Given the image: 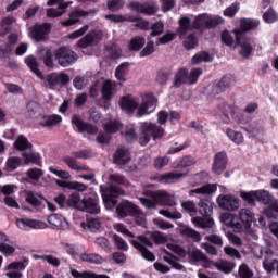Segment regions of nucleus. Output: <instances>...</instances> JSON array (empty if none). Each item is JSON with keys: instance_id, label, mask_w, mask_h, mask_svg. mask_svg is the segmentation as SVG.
<instances>
[{"instance_id": "f257e3e1", "label": "nucleus", "mask_w": 278, "mask_h": 278, "mask_svg": "<svg viewBox=\"0 0 278 278\" xmlns=\"http://www.w3.org/2000/svg\"><path fill=\"white\" fill-rule=\"evenodd\" d=\"M157 100L151 94H144L141 99L135 98L134 96H124L121 98L119 108L126 112V114H134L137 110V116L149 115L151 108H155Z\"/></svg>"}, {"instance_id": "f03ea898", "label": "nucleus", "mask_w": 278, "mask_h": 278, "mask_svg": "<svg viewBox=\"0 0 278 278\" xmlns=\"http://www.w3.org/2000/svg\"><path fill=\"white\" fill-rule=\"evenodd\" d=\"M160 140L164 136V128L157 124L141 122L139 124V143L141 147H147L151 140Z\"/></svg>"}, {"instance_id": "7ed1b4c3", "label": "nucleus", "mask_w": 278, "mask_h": 278, "mask_svg": "<svg viewBox=\"0 0 278 278\" xmlns=\"http://www.w3.org/2000/svg\"><path fill=\"white\" fill-rule=\"evenodd\" d=\"M190 23V17L179 20L178 36L180 38H186L188 31H192V29H207V14L198 15L192 25Z\"/></svg>"}, {"instance_id": "20e7f679", "label": "nucleus", "mask_w": 278, "mask_h": 278, "mask_svg": "<svg viewBox=\"0 0 278 278\" xmlns=\"http://www.w3.org/2000/svg\"><path fill=\"white\" fill-rule=\"evenodd\" d=\"M118 197H125V191L115 185H110L102 192V200L106 210H114L118 203Z\"/></svg>"}, {"instance_id": "39448f33", "label": "nucleus", "mask_w": 278, "mask_h": 278, "mask_svg": "<svg viewBox=\"0 0 278 278\" xmlns=\"http://www.w3.org/2000/svg\"><path fill=\"white\" fill-rule=\"evenodd\" d=\"M130 243L141 253L143 260L155 262V255L147 249L148 247L153 248V241L150 238L147 236H138L137 240H132Z\"/></svg>"}, {"instance_id": "423d86ee", "label": "nucleus", "mask_w": 278, "mask_h": 278, "mask_svg": "<svg viewBox=\"0 0 278 278\" xmlns=\"http://www.w3.org/2000/svg\"><path fill=\"white\" fill-rule=\"evenodd\" d=\"M146 195L153 199V201H155L159 205H166L167 207H175V205H177L175 194L168 193L164 190L147 191Z\"/></svg>"}, {"instance_id": "0eeeda50", "label": "nucleus", "mask_w": 278, "mask_h": 278, "mask_svg": "<svg viewBox=\"0 0 278 278\" xmlns=\"http://www.w3.org/2000/svg\"><path fill=\"white\" fill-rule=\"evenodd\" d=\"M54 55L55 60L59 62L60 66H63V68H66L77 62V53L66 47L56 49Z\"/></svg>"}, {"instance_id": "6e6552de", "label": "nucleus", "mask_w": 278, "mask_h": 278, "mask_svg": "<svg viewBox=\"0 0 278 278\" xmlns=\"http://www.w3.org/2000/svg\"><path fill=\"white\" fill-rule=\"evenodd\" d=\"M51 33V24L49 23H37L34 27L28 29V36L36 40V42H42L47 40L49 34Z\"/></svg>"}, {"instance_id": "1a4fd4ad", "label": "nucleus", "mask_w": 278, "mask_h": 278, "mask_svg": "<svg viewBox=\"0 0 278 278\" xmlns=\"http://www.w3.org/2000/svg\"><path fill=\"white\" fill-rule=\"evenodd\" d=\"M217 204L220 210L236 212L240 208V200L233 194H220L217 197Z\"/></svg>"}, {"instance_id": "9d476101", "label": "nucleus", "mask_w": 278, "mask_h": 278, "mask_svg": "<svg viewBox=\"0 0 278 278\" xmlns=\"http://www.w3.org/2000/svg\"><path fill=\"white\" fill-rule=\"evenodd\" d=\"M29 266V258H24L20 262L10 263L4 271L8 278H23V270Z\"/></svg>"}, {"instance_id": "9b49d317", "label": "nucleus", "mask_w": 278, "mask_h": 278, "mask_svg": "<svg viewBox=\"0 0 278 278\" xmlns=\"http://www.w3.org/2000/svg\"><path fill=\"white\" fill-rule=\"evenodd\" d=\"M99 13V9H91L89 11L85 10H76L70 14V18L62 21V27H73V25H77L79 23V18H84L86 16H92Z\"/></svg>"}, {"instance_id": "f8f14e48", "label": "nucleus", "mask_w": 278, "mask_h": 278, "mask_svg": "<svg viewBox=\"0 0 278 278\" xmlns=\"http://www.w3.org/2000/svg\"><path fill=\"white\" fill-rule=\"evenodd\" d=\"M47 86L50 90H55L58 86L62 88V86H66V84L71 83V77L65 73H51L46 78Z\"/></svg>"}, {"instance_id": "ddd939ff", "label": "nucleus", "mask_w": 278, "mask_h": 278, "mask_svg": "<svg viewBox=\"0 0 278 278\" xmlns=\"http://www.w3.org/2000/svg\"><path fill=\"white\" fill-rule=\"evenodd\" d=\"M101 40H103V33L101 30H93L81 38L77 45L80 49H87V47L99 45Z\"/></svg>"}, {"instance_id": "4468645a", "label": "nucleus", "mask_w": 278, "mask_h": 278, "mask_svg": "<svg viewBox=\"0 0 278 278\" xmlns=\"http://www.w3.org/2000/svg\"><path fill=\"white\" fill-rule=\"evenodd\" d=\"M127 8L130 10H135L138 14H147L148 16H153L157 12V5H155V1L152 0L151 3H140V2H130L127 4Z\"/></svg>"}, {"instance_id": "2eb2a0df", "label": "nucleus", "mask_w": 278, "mask_h": 278, "mask_svg": "<svg viewBox=\"0 0 278 278\" xmlns=\"http://www.w3.org/2000/svg\"><path fill=\"white\" fill-rule=\"evenodd\" d=\"M140 207L130 201H123L116 206V214L119 218H126V216H132V214H139Z\"/></svg>"}, {"instance_id": "dca6fc26", "label": "nucleus", "mask_w": 278, "mask_h": 278, "mask_svg": "<svg viewBox=\"0 0 278 278\" xmlns=\"http://www.w3.org/2000/svg\"><path fill=\"white\" fill-rule=\"evenodd\" d=\"M72 123L80 134H90L91 136H94V134H98L99 131L97 126H92L91 124L84 122L79 115H74L72 117Z\"/></svg>"}, {"instance_id": "f3484780", "label": "nucleus", "mask_w": 278, "mask_h": 278, "mask_svg": "<svg viewBox=\"0 0 278 278\" xmlns=\"http://www.w3.org/2000/svg\"><path fill=\"white\" fill-rule=\"evenodd\" d=\"M257 27H260V22L255 20H242L241 28L232 30V34L235 35L236 38V42H240L242 34H244V31H251L252 29H257Z\"/></svg>"}, {"instance_id": "a211bd4d", "label": "nucleus", "mask_w": 278, "mask_h": 278, "mask_svg": "<svg viewBox=\"0 0 278 278\" xmlns=\"http://www.w3.org/2000/svg\"><path fill=\"white\" fill-rule=\"evenodd\" d=\"M188 177V170L179 172V170H172L169 173L163 174L159 178L160 184H176L179 179H184Z\"/></svg>"}, {"instance_id": "6ab92c4d", "label": "nucleus", "mask_w": 278, "mask_h": 278, "mask_svg": "<svg viewBox=\"0 0 278 278\" xmlns=\"http://www.w3.org/2000/svg\"><path fill=\"white\" fill-rule=\"evenodd\" d=\"M84 208L80 212H87L88 214H99L101 207H99V197L93 195L83 200Z\"/></svg>"}, {"instance_id": "aec40b11", "label": "nucleus", "mask_w": 278, "mask_h": 278, "mask_svg": "<svg viewBox=\"0 0 278 278\" xmlns=\"http://www.w3.org/2000/svg\"><path fill=\"white\" fill-rule=\"evenodd\" d=\"M16 226L18 229H27L29 227L30 229H46L47 224L45 222L36 220V219H29V218H21L16 220Z\"/></svg>"}, {"instance_id": "412c9836", "label": "nucleus", "mask_w": 278, "mask_h": 278, "mask_svg": "<svg viewBox=\"0 0 278 278\" xmlns=\"http://www.w3.org/2000/svg\"><path fill=\"white\" fill-rule=\"evenodd\" d=\"M225 168H227V153L225 152H219L216 153L214 156V162H213V172L216 175H220L224 173Z\"/></svg>"}, {"instance_id": "4be33fe9", "label": "nucleus", "mask_w": 278, "mask_h": 278, "mask_svg": "<svg viewBox=\"0 0 278 278\" xmlns=\"http://www.w3.org/2000/svg\"><path fill=\"white\" fill-rule=\"evenodd\" d=\"M131 162V152L125 148H119L114 154V163L117 166H126V164Z\"/></svg>"}, {"instance_id": "5701e85b", "label": "nucleus", "mask_w": 278, "mask_h": 278, "mask_svg": "<svg viewBox=\"0 0 278 278\" xmlns=\"http://www.w3.org/2000/svg\"><path fill=\"white\" fill-rule=\"evenodd\" d=\"M23 195L25 197V201L28 202L29 205H33V207H40L42 201H45V197L31 190L23 191Z\"/></svg>"}, {"instance_id": "b1692460", "label": "nucleus", "mask_w": 278, "mask_h": 278, "mask_svg": "<svg viewBox=\"0 0 278 278\" xmlns=\"http://www.w3.org/2000/svg\"><path fill=\"white\" fill-rule=\"evenodd\" d=\"M48 223L51 225L54 229H68V222L64 216L60 214H52L48 216Z\"/></svg>"}, {"instance_id": "393cba45", "label": "nucleus", "mask_w": 278, "mask_h": 278, "mask_svg": "<svg viewBox=\"0 0 278 278\" xmlns=\"http://www.w3.org/2000/svg\"><path fill=\"white\" fill-rule=\"evenodd\" d=\"M116 86H118V84L112 81V80H104L102 84V99L104 101H110L112 99V97H114L115 92H116Z\"/></svg>"}, {"instance_id": "a878e982", "label": "nucleus", "mask_w": 278, "mask_h": 278, "mask_svg": "<svg viewBox=\"0 0 278 278\" xmlns=\"http://www.w3.org/2000/svg\"><path fill=\"white\" fill-rule=\"evenodd\" d=\"M187 255H188L190 262H192L193 264H197V262H204V264H207V262H210L207 260V256H205V254H203V252H201V250H199L194 247H190L188 249Z\"/></svg>"}, {"instance_id": "bb28decb", "label": "nucleus", "mask_w": 278, "mask_h": 278, "mask_svg": "<svg viewBox=\"0 0 278 278\" xmlns=\"http://www.w3.org/2000/svg\"><path fill=\"white\" fill-rule=\"evenodd\" d=\"M73 5V2H63L60 3L59 7L47 9V16L48 18H60V16H64L66 8Z\"/></svg>"}, {"instance_id": "cd10ccee", "label": "nucleus", "mask_w": 278, "mask_h": 278, "mask_svg": "<svg viewBox=\"0 0 278 278\" xmlns=\"http://www.w3.org/2000/svg\"><path fill=\"white\" fill-rule=\"evenodd\" d=\"M37 53L40 60L43 62L45 66L48 68H53V54L51 49L41 47L38 48Z\"/></svg>"}, {"instance_id": "c85d7f7f", "label": "nucleus", "mask_w": 278, "mask_h": 278, "mask_svg": "<svg viewBox=\"0 0 278 278\" xmlns=\"http://www.w3.org/2000/svg\"><path fill=\"white\" fill-rule=\"evenodd\" d=\"M71 170H76V173H81L84 170H89L90 168L81 163L79 161L71 157V156H65L61 160Z\"/></svg>"}, {"instance_id": "c756f323", "label": "nucleus", "mask_w": 278, "mask_h": 278, "mask_svg": "<svg viewBox=\"0 0 278 278\" xmlns=\"http://www.w3.org/2000/svg\"><path fill=\"white\" fill-rule=\"evenodd\" d=\"M191 222L200 229H212V227H214V218L207 215L202 217H192Z\"/></svg>"}, {"instance_id": "7c9ffc66", "label": "nucleus", "mask_w": 278, "mask_h": 278, "mask_svg": "<svg viewBox=\"0 0 278 278\" xmlns=\"http://www.w3.org/2000/svg\"><path fill=\"white\" fill-rule=\"evenodd\" d=\"M179 118H181V116L175 111H170L169 113L166 111H161L157 114L159 125H166V121H179Z\"/></svg>"}, {"instance_id": "2f4dec72", "label": "nucleus", "mask_w": 278, "mask_h": 278, "mask_svg": "<svg viewBox=\"0 0 278 278\" xmlns=\"http://www.w3.org/2000/svg\"><path fill=\"white\" fill-rule=\"evenodd\" d=\"M16 23L13 16L3 17L0 22V36H7L12 31V26Z\"/></svg>"}, {"instance_id": "473e14b6", "label": "nucleus", "mask_w": 278, "mask_h": 278, "mask_svg": "<svg viewBox=\"0 0 278 278\" xmlns=\"http://www.w3.org/2000/svg\"><path fill=\"white\" fill-rule=\"evenodd\" d=\"M179 233L180 236H185V238H190L193 242H201V233L189 226L180 227Z\"/></svg>"}, {"instance_id": "72a5a7b5", "label": "nucleus", "mask_w": 278, "mask_h": 278, "mask_svg": "<svg viewBox=\"0 0 278 278\" xmlns=\"http://www.w3.org/2000/svg\"><path fill=\"white\" fill-rule=\"evenodd\" d=\"M218 190V187L214 184L204 185L200 188L189 191V197H194V194H214Z\"/></svg>"}, {"instance_id": "f704fd0d", "label": "nucleus", "mask_w": 278, "mask_h": 278, "mask_svg": "<svg viewBox=\"0 0 278 278\" xmlns=\"http://www.w3.org/2000/svg\"><path fill=\"white\" fill-rule=\"evenodd\" d=\"M24 164H36L37 166H40L42 164V159L40 157V154L34 151H29V153L25 152L22 154Z\"/></svg>"}, {"instance_id": "c9c22d12", "label": "nucleus", "mask_w": 278, "mask_h": 278, "mask_svg": "<svg viewBox=\"0 0 278 278\" xmlns=\"http://www.w3.org/2000/svg\"><path fill=\"white\" fill-rule=\"evenodd\" d=\"M217 270H220V273H225V275H229L236 268V263L225 261V260H219L213 264Z\"/></svg>"}, {"instance_id": "e433bc0d", "label": "nucleus", "mask_w": 278, "mask_h": 278, "mask_svg": "<svg viewBox=\"0 0 278 278\" xmlns=\"http://www.w3.org/2000/svg\"><path fill=\"white\" fill-rule=\"evenodd\" d=\"M239 219L241 220L242 225H244V227H251V225H253L254 219L253 212H251V210L249 208H241L239 211Z\"/></svg>"}, {"instance_id": "4c0bfd02", "label": "nucleus", "mask_w": 278, "mask_h": 278, "mask_svg": "<svg viewBox=\"0 0 278 278\" xmlns=\"http://www.w3.org/2000/svg\"><path fill=\"white\" fill-rule=\"evenodd\" d=\"M71 275L74 278H110V276L105 274H96L93 271H78L77 269H72Z\"/></svg>"}, {"instance_id": "58836bf2", "label": "nucleus", "mask_w": 278, "mask_h": 278, "mask_svg": "<svg viewBox=\"0 0 278 278\" xmlns=\"http://www.w3.org/2000/svg\"><path fill=\"white\" fill-rule=\"evenodd\" d=\"M79 257L81 262H87L88 264H103V262H105V260L97 253H83Z\"/></svg>"}, {"instance_id": "ea45409f", "label": "nucleus", "mask_w": 278, "mask_h": 278, "mask_svg": "<svg viewBox=\"0 0 278 278\" xmlns=\"http://www.w3.org/2000/svg\"><path fill=\"white\" fill-rule=\"evenodd\" d=\"M15 149L17 151H31V148L34 147L25 136L20 135L17 139L14 142Z\"/></svg>"}, {"instance_id": "a19ab883", "label": "nucleus", "mask_w": 278, "mask_h": 278, "mask_svg": "<svg viewBox=\"0 0 278 278\" xmlns=\"http://www.w3.org/2000/svg\"><path fill=\"white\" fill-rule=\"evenodd\" d=\"M184 84L188 85V70L180 68L175 75L174 87L180 88V86H184Z\"/></svg>"}, {"instance_id": "79ce46f5", "label": "nucleus", "mask_w": 278, "mask_h": 278, "mask_svg": "<svg viewBox=\"0 0 278 278\" xmlns=\"http://www.w3.org/2000/svg\"><path fill=\"white\" fill-rule=\"evenodd\" d=\"M144 45H147V39H144L142 36H137L130 39L128 49L129 51H140Z\"/></svg>"}, {"instance_id": "37998d69", "label": "nucleus", "mask_w": 278, "mask_h": 278, "mask_svg": "<svg viewBox=\"0 0 278 278\" xmlns=\"http://www.w3.org/2000/svg\"><path fill=\"white\" fill-rule=\"evenodd\" d=\"M80 225L83 229H86L87 231H99V229H101V222L99 218H89Z\"/></svg>"}, {"instance_id": "c03bdc74", "label": "nucleus", "mask_w": 278, "mask_h": 278, "mask_svg": "<svg viewBox=\"0 0 278 278\" xmlns=\"http://www.w3.org/2000/svg\"><path fill=\"white\" fill-rule=\"evenodd\" d=\"M60 123H62V116L48 115L42 117L40 125H42V127H53L55 125H60Z\"/></svg>"}, {"instance_id": "a18cd8bd", "label": "nucleus", "mask_w": 278, "mask_h": 278, "mask_svg": "<svg viewBox=\"0 0 278 278\" xmlns=\"http://www.w3.org/2000/svg\"><path fill=\"white\" fill-rule=\"evenodd\" d=\"M67 205L75 210H84V200H81V195L78 192H75L70 197Z\"/></svg>"}, {"instance_id": "49530a36", "label": "nucleus", "mask_w": 278, "mask_h": 278, "mask_svg": "<svg viewBox=\"0 0 278 278\" xmlns=\"http://www.w3.org/2000/svg\"><path fill=\"white\" fill-rule=\"evenodd\" d=\"M129 73V63H122L115 71V77L118 81H127Z\"/></svg>"}, {"instance_id": "de8ad7c7", "label": "nucleus", "mask_w": 278, "mask_h": 278, "mask_svg": "<svg viewBox=\"0 0 278 278\" xmlns=\"http://www.w3.org/2000/svg\"><path fill=\"white\" fill-rule=\"evenodd\" d=\"M25 64L28 66V68H30L33 73H35V75H37V77H39V79H42V72H40V70L38 68V61L36 60V58L31 55L27 56L25 59Z\"/></svg>"}, {"instance_id": "09e8293b", "label": "nucleus", "mask_w": 278, "mask_h": 278, "mask_svg": "<svg viewBox=\"0 0 278 278\" xmlns=\"http://www.w3.org/2000/svg\"><path fill=\"white\" fill-rule=\"evenodd\" d=\"M237 45H240L241 47L240 54L243 58H249V55L253 53V46L251 45V39H244L243 41H240L239 39V42L237 41Z\"/></svg>"}, {"instance_id": "8fccbe9b", "label": "nucleus", "mask_w": 278, "mask_h": 278, "mask_svg": "<svg viewBox=\"0 0 278 278\" xmlns=\"http://www.w3.org/2000/svg\"><path fill=\"white\" fill-rule=\"evenodd\" d=\"M194 164H197V161H194V159L190 156H185L174 162L173 166L174 168H188V166H194Z\"/></svg>"}, {"instance_id": "3c124183", "label": "nucleus", "mask_w": 278, "mask_h": 278, "mask_svg": "<svg viewBox=\"0 0 278 278\" xmlns=\"http://www.w3.org/2000/svg\"><path fill=\"white\" fill-rule=\"evenodd\" d=\"M256 201L264 203V205H268V203L273 201V193L264 189L256 190Z\"/></svg>"}, {"instance_id": "603ef678", "label": "nucleus", "mask_w": 278, "mask_h": 278, "mask_svg": "<svg viewBox=\"0 0 278 278\" xmlns=\"http://www.w3.org/2000/svg\"><path fill=\"white\" fill-rule=\"evenodd\" d=\"M263 214L267 216V218H278V200H275L269 206L263 210Z\"/></svg>"}, {"instance_id": "864d4df0", "label": "nucleus", "mask_w": 278, "mask_h": 278, "mask_svg": "<svg viewBox=\"0 0 278 278\" xmlns=\"http://www.w3.org/2000/svg\"><path fill=\"white\" fill-rule=\"evenodd\" d=\"M226 136L231 140V142H235V144H242L244 142V136H242V132L235 131L233 129H227Z\"/></svg>"}, {"instance_id": "5fc2aeb1", "label": "nucleus", "mask_w": 278, "mask_h": 278, "mask_svg": "<svg viewBox=\"0 0 278 278\" xmlns=\"http://www.w3.org/2000/svg\"><path fill=\"white\" fill-rule=\"evenodd\" d=\"M225 20L218 15H207L206 14V29H212V27H217V25H223Z\"/></svg>"}, {"instance_id": "6e6d98bb", "label": "nucleus", "mask_w": 278, "mask_h": 278, "mask_svg": "<svg viewBox=\"0 0 278 278\" xmlns=\"http://www.w3.org/2000/svg\"><path fill=\"white\" fill-rule=\"evenodd\" d=\"M203 75V70L197 67L192 68L189 74H187L188 77V86H192V84H197L199 81V77Z\"/></svg>"}, {"instance_id": "4d7b16f0", "label": "nucleus", "mask_w": 278, "mask_h": 278, "mask_svg": "<svg viewBox=\"0 0 278 278\" xmlns=\"http://www.w3.org/2000/svg\"><path fill=\"white\" fill-rule=\"evenodd\" d=\"M109 180L112 184H117V186H125V188H128V186H129V180H127V178H125V176L119 175V174L110 175Z\"/></svg>"}, {"instance_id": "13d9d810", "label": "nucleus", "mask_w": 278, "mask_h": 278, "mask_svg": "<svg viewBox=\"0 0 278 278\" xmlns=\"http://www.w3.org/2000/svg\"><path fill=\"white\" fill-rule=\"evenodd\" d=\"M106 7L111 12H118L125 8V0H108Z\"/></svg>"}, {"instance_id": "bf43d9fd", "label": "nucleus", "mask_w": 278, "mask_h": 278, "mask_svg": "<svg viewBox=\"0 0 278 278\" xmlns=\"http://www.w3.org/2000/svg\"><path fill=\"white\" fill-rule=\"evenodd\" d=\"M122 127L121 122L118 121H110L106 124H104V131L106 134H116Z\"/></svg>"}, {"instance_id": "052dcab7", "label": "nucleus", "mask_w": 278, "mask_h": 278, "mask_svg": "<svg viewBox=\"0 0 278 278\" xmlns=\"http://www.w3.org/2000/svg\"><path fill=\"white\" fill-rule=\"evenodd\" d=\"M113 229H115L117 233H122V236H126V238H134V232L129 231V229H127V226H125L124 224L115 223L113 225Z\"/></svg>"}, {"instance_id": "680f3d73", "label": "nucleus", "mask_w": 278, "mask_h": 278, "mask_svg": "<svg viewBox=\"0 0 278 278\" xmlns=\"http://www.w3.org/2000/svg\"><path fill=\"white\" fill-rule=\"evenodd\" d=\"M240 197L247 203H255V201H257V190H255V191H241Z\"/></svg>"}, {"instance_id": "e2e57ef3", "label": "nucleus", "mask_w": 278, "mask_h": 278, "mask_svg": "<svg viewBox=\"0 0 278 278\" xmlns=\"http://www.w3.org/2000/svg\"><path fill=\"white\" fill-rule=\"evenodd\" d=\"M201 62H212V55L207 52H199L192 58V64H201Z\"/></svg>"}, {"instance_id": "0e129e2a", "label": "nucleus", "mask_w": 278, "mask_h": 278, "mask_svg": "<svg viewBox=\"0 0 278 278\" xmlns=\"http://www.w3.org/2000/svg\"><path fill=\"white\" fill-rule=\"evenodd\" d=\"M277 260L265 258L263 261V268L266 270V273H275V270H277Z\"/></svg>"}, {"instance_id": "69168bd1", "label": "nucleus", "mask_w": 278, "mask_h": 278, "mask_svg": "<svg viewBox=\"0 0 278 278\" xmlns=\"http://www.w3.org/2000/svg\"><path fill=\"white\" fill-rule=\"evenodd\" d=\"M239 278H253V270L249 268V265L241 264L238 270Z\"/></svg>"}, {"instance_id": "338daca9", "label": "nucleus", "mask_w": 278, "mask_h": 278, "mask_svg": "<svg viewBox=\"0 0 278 278\" xmlns=\"http://www.w3.org/2000/svg\"><path fill=\"white\" fill-rule=\"evenodd\" d=\"M73 86L76 90H84L88 86V78L86 76H77L73 80Z\"/></svg>"}, {"instance_id": "774afa93", "label": "nucleus", "mask_w": 278, "mask_h": 278, "mask_svg": "<svg viewBox=\"0 0 278 278\" xmlns=\"http://www.w3.org/2000/svg\"><path fill=\"white\" fill-rule=\"evenodd\" d=\"M263 20L265 23H275V21H278V14L275 12L273 8H269L264 14Z\"/></svg>"}]
</instances>
